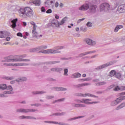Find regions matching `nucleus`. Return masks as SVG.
Returning a JSON list of instances; mask_svg holds the SVG:
<instances>
[{"label": "nucleus", "mask_w": 125, "mask_h": 125, "mask_svg": "<svg viewBox=\"0 0 125 125\" xmlns=\"http://www.w3.org/2000/svg\"><path fill=\"white\" fill-rule=\"evenodd\" d=\"M123 26V25H117L115 28L114 29V32L117 33L120 30V29H122Z\"/></svg>", "instance_id": "obj_29"}, {"label": "nucleus", "mask_w": 125, "mask_h": 125, "mask_svg": "<svg viewBox=\"0 0 125 125\" xmlns=\"http://www.w3.org/2000/svg\"><path fill=\"white\" fill-rule=\"evenodd\" d=\"M54 98V96H49L47 95L46 96V99L49 100V99H52Z\"/></svg>", "instance_id": "obj_43"}, {"label": "nucleus", "mask_w": 125, "mask_h": 125, "mask_svg": "<svg viewBox=\"0 0 125 125\" xmlns=\"http://www.w3.org/2000/svg\"><path fill=\"white\" fill-rule=\"evenodd\" d=\"M115 77L117 79H121L122 78V73L119 71H116L115 75Z\"/></svg>", "instance_id": "obj_26"}, {"label": "nucleus", "mask_w": 125, "mask_h": 125, "mask_svg": "<svg viewBox=\"0 0 125 125\" xmlns=\"http://www.w3.org/2000/svg\"><path fill=\"white\" fill-rule=\"evenodd\" d=\"M85 20V18H83V19H79L77 21V24H79V23H81V22H82V21H83V20Z\"/></svg>", "instance_id": "obj_50"}, {"label": "nucleus", "mask_w": 125, "mask_h": 125, "mask_svg": "<svg viewBox=\"0 0 125 125\" xmlns=\"http://www.w3.org/2000/svg\"><path fill=\"white\" fill-rule=\"evenodd\" d=\"M33 95H36L37 94H43V93H46V92L44 91H33L32 92Z\"/></svg>", "instance_id": "obj_20"}, {"label": "nucleus", "mask_w": 125, "mask_h": 125, "mask_svg": "<svg viewBox=\"0 0 125 125\" xmlns=\"http://www.w3.org/2000/svg\"><path fill=\"white\" fill-rule=\"evenodd\" d=\"M115 101H116L117 104H119V103H121V102H122V98L119 97V98H118Z\"/></svg>", "instance_id": "obj_37"}, {"label": "nucleus", "mask_w": 125, "mask_h": 125, "mask_svg": "<svg viewBox=\"0 0 125 125\" xmlns=\"http://www.w3.org/2000/svg\"><path fill=\"white\" fill-rule=\"evenodd\" d=\"M36 48H33V49H30V52H36Z\"/></svg>", "instance_id": "obj_60"}, {"label": "nucleus", "mask_w": 125, "mask_h": 125, "mask_svg": "<svg viewBox=\"0 0 125 125\" xmlns=\"http://www.w3.org/2000/svg\"><path fill=\"white\" fill-rule=\"evenodd\" d=\"M84 96H90V97H95L96 98H98V96H96L94 95H92V94H89V93H85V94H84Z\"/></svg>", "instance_id": "obj_30"}, {"label": "nucleus", "mask_w": 125, "mask_h": 125, "mask_svg": "<svg viewBox=\"0 0 125 125\" xmlns=\"http://www.w3.org/2000/svg\"><path fill=\"white\" fill-rule=\"evenodd\" d=\"M59 49H63V46H59L55 48V50L53 49H47L42 51H40L39 53H44V54H55V53H61V51H58Z\"/></svg>", "instance_id": "obj_2"}, {"label": "nucleus", "mask_w": 125, "mask_h": 125, "mask_svg": "<svg viewBox=\"0 0 125 125\" xmlns=\"http://www.w3.org/2000/svg\"><path fill=\"white\" fill-rule=\"evenodd\" d=\"M38 109L20 108L17 110V113H28V112H36Z\"/></svg>", "instance_id": "obj_5"}, {"label": "nucleus", "mask_w": 125, "mask_h": 125, "mask_svg": "<svg viewBox=\"0 0 125 125\" xmlns=\"http://www.w3.org/2000/svg\"><path fill=\"white\" fill-rule=\"evenodd\" d=\"M31 106H36V107H39L40 106H42V104H31Z\"/></svg>", "instance_id": "obj_44"}, {"label": "nucleus", "mask_w": 125, "mask_h": 125, "mask_svg": "<svg viewBox=\"0 0 125 125\" xmlns=\"http://www.w3.org/2000/svg\"><path fill=\"white\" fill-rule=\"evenodd\" d=\"M62 70H63V69L60 67H55L51 69V71H52V72H61Z\"/></svg>", "instance_id": "obj_21"}, {"label": "nucleus", "mask_w": 125, "mask_h": 125, "mask_svg": "<svg viewBox=\"0 0 125 125\" xmlns=\"http://www.w3.org/2000/svg\"><path fill=\"white\" fill-rule=\"evenodd\" d=\"M17 21H18V19H14L11 21L12 25L10 26L11 28H13V29H14L15 28H16V23H17Z\"/></svg>", "instance_id": "obj_16"}, {"label": "nucleus", "mask_w": 125, "mask_h": 125, "mask_svg": "<svg viewBox=\"0 0 125 125\" xmlns=\"http://www.w3.org/2000/svg\"><path fill=\"white\" fill-rule=\"evenodd\" d=\"M111 105L112 106H116V105H118V103H117V101L116 100L113 101L111 102Z\"/></svg>", "instance_id": "obj_40"}, {"label": "nucleus", "mask_w": 125, "mask_h": 125, "mask_svg": "<svg viewBox=\"0 0 125 125\" xmlns=\"http://www.w3.org/2000/svg\"><path fill=\"white\" fill-rule=\"evenodd\" d=\"M53 124H56V125H69L68 124H65V123H63L62 122H60L59 123H58V122H53Z\"/></svg>", "instance_id": "obj_35"}, {"label": "nucleus", "mask_w": 125, "mask_h": 125, "mask_svg": "<svg viewBox=\"0 0 125 125\" xmlns=\"http://www.w3.org/2000/svg\"><path fill=\"white\" fill-rule=\"evenodd\" d=\"M86 26H87V27L91 28V27H92V23L90 21H88L86 23Z\"/></svg>", "instance_id": "obj_42"}, {"label": "nucleus", "mask_w": 125, "mask_h": 125, "mask_svg": "<svg viewBox=\"0 0 125 125\" xmlns=\"http://www.w3.org/2000/svg\"><path fill=\"white\" fill-rule=\"evenodd\" d=\"M65 100V98L60 99L58 100V102H62Z\"/></svg>", "instance_id": "obj_57"}, {"label": "nucleus", "mask_w": 125, "mask_h": 125, "mask_svg": "<svg viewBox=\"0 0 125 125\" xmlns=\"http://www.w3.org/2000/svg\"><path fill=\"white\" fill-rule=\"evenodd\" d=\"M3 79L4 80H7V81H12V80H14L15 78L14 76H12V77H3Z\"/></svg>", "instance_id": "obj_28"}, {"label": "nucleus", "mask_w": 125, "mask_h": 125, "mask_svg": "<svg viewBox=\"0 0 125 125\" xmlns=\"http://www.w3.org/2000/svg\"><path fill=\"white\" fill-rule=\"evenodd\" d=\"M100 8L102 11H108V10H110V4L107 3H103L100 5Z\"/></svg>", "instance_id": "obj_6"}, {"label": "nucleus", "mask_w": 125, "mask_h": 125, "mask_svg": "<svg viewBox=\"0 0 125 125\" xmlns=\"http://www.w3.org/2000/svg\"><path fill=\"white\" fill-rule=\"evenodd\" d=\"M95 51H91L89 52H86L85 53H83L81 54H80L79 56H76V57H69L67 58V59L70 60L71 59V60H75L76 58H79V57H83V56H85V55H87V54H90L91 53H95Z\"/></svg>", "instance_id": "obj_4"}, {"label": "nucleus", "mask_w": 125, "mask_h": 125, "mask_svg": "<svg viewBox=\"0 0 125 125\" xmlns=\"http://www.w3.org/2000/svg\"><path fill=\"white\" fill-rule=\"evenodd\" d=\"M3 32V36H5V38L6 37V36H8L9 34L7 31H2Z\"/></svg>", "instance_id": "obj_46"}, {"label": "nucleus", "mask_w": 125, "mask_h": 125, "mask_svg": "<svg viewBox=\"0 0 125 125\" xmlns=\"http://www.w3.org/2000/svg\"><path fill=\"white\" fill-rule=\"evenodd\" d=\"M57 63H60V61H50V62H46L42 64H45L46 65H52V64H56Z\"/></svg>", "instance_id": "obj_19"}, {"label": "nucleus", "mask_w": 125, "mask_h": 125, "mask_svg": "<svg viewBox=\"0 0 125 125\" xmlns=\"http://www.w3.org/2000/svg\"><path fill=\"white\" fill-rule=\"evenodd\" d=\"M75 101L77 102V103H82V101L80 100H75Z\"/></svg>", "instance_id": "obj_64"}, {"label": "nucleus", "mask_w": 125, "mask_h": 125, "mask_svg": "<svg viewBox=\"0 0 125 125\" xmlns=\"http://www.w3.org/2000/svg\"><path fill=\"white\" fill-rule=\"evenodd\" d=\"M54 89L57 91H65L67 90V88L62 87H55Z\"/></svg>", "instance_id": "obj_18"}, {"label": "nucleus", "mask_w": 125, "mask_h": 125, "mask_svg": "<svg viewBox=\"0 0 125 125\" xmlns=\"http://www.w3.org/2000/svg\"><path fill=\"white\" fill-rule=\"evenodd\" d=\"M117 11L119 13H124L125 12V4L120 5L118 6Z\"/></svg>", "instance_id": "obj_12"}, {"label": "nucleus", "mask_w": 125, "mask_h": 125, "mask_svg": "<svg viewBox=\"0 0 125 125\" xmlns=\"http://www.w3.org/2000/svg\"><path fill=\"white\" fill-rule=\"evenodd\" d=\"M64 76H65L66 77L68 76V69L65 68L64 69Z\"/></svg>", "instance_id": "obj_39"}, {"label": "nucleus", "mask_w": 125, "mask_h": 125, "mask_svg": "<svg viewBox=\"0 0 125 125\" xmlns=\"http://www.w3.org/2000/svg\"><path fill=\"white\" fill-rule=\"evenodd\" d=\"M87 85H90V83H84L82 84H79L76 85H74L75 87H76L77 88H79L80 87H82L83 86H86Z\"/></svg>", "instance_id": "obj_17"}, {"label": "nucleus", "mask_w": 125, "mask_h": 125, "mask_svg": "<svg viewBox=\"0 0 125 125\" xmlns=\"http://www.w3.org/2000/svg\"><path fill=\"white\" fill-rule=\"evenodd\" d=\"M3 93L4 94H13L14 92L12 91H5Z\"/></svg>", "instance_id": "obj_33"}, {"label": "nucleus", "mask_w": 125, "mask_h": 125, "mask_svg": "<svg viewBox=\"0 0 125 125\" xmlns=\"http://www.w3.org/2000/svg\"><path fill=\"white\" fill-rule=\"evenodd\" d=\"M72 105H73V106H74H74L76 107V108H80V104H72Z\"/></svg>", "instance_id": "obj_53"}, {"label": "nucleus", "mask_w": 125, "mask_h": 125, "mask_svg": "<svg viewBox=\"0 0 125 125\" xmlns=\"http://www.w3.org/2000/svg\"><path fill=\"white\" fill-rule=\"evenodd\" d=\"M116 72L117 71H116L115 70H111L110 72L109 76H110V77H113V76H114V77H115V75L116 74Z\"/></svg>", "instance_id": "obj_32"}, {"label": "nucleus", "mask_w": 125, "mask_h": 125, "mask_svg": "<svg viewBox=\"0 0 125 125\" xmlns=\"http://www.w3.org/2000/svg\"><path fill=\"white\" fill-rule=\"evenodd\" d=\"M106 83H106V82H98V83H95L96 85H97V86H100L101 85H104L105 84H106Z\"/></svg>", "instance_id": "obj_27"}, {"label": "nucleus", "mask_w": 125, "mask_h": 125, "mask_svg": "<svg viewBox=\"0 0 125 125\" xmlns=\"http://www.w3.org/2000/svg\"><path fill=\"white\" fill-rule=\"evenodd\" d=\"M41 50H44V49H46L47 48V46L46 45H41L40 46Z\"/></svg>", "instance_id": "obj_38"}, {"label": "nucleus", "mask_w": 125, "mask_h": 125, "mask_svg": "<svg viewBox=\"0 0 125 125\" xmlns=\"http://www.w3.org/2000/svg\"><path fill=\"white\" fill-rule=\"evenodd\" d=\"M17 57L16 56H9L8 57H5V60L2 61V62H15V58Z\"/></svg>", "instance_id": "obj_9"}, {"label": "nucleus", "mask_w": 125, "mask_h": 125, "mask_svg": "<svg viewBox=\"0 0 125 125\" xmlns=\"http://www.w3.org/2000/svg\"><path fill=\"white\" fill-rule=\"evenodd\" d=\"M3 65H4V66H12V63H3Z\"/></svg>", "instance_id": "obj_54"}, {"label": "nucleus", "mask_w": 125, "mask_h": 125, "mask_svg": "<svg viewBox=\"0 0 125 125\" xmlns=\"http://www.w3.org/2000/svg\"><path fill=\"white\" fill-rule=\"evenodd\" d=\"M48 81H50V82H56V79H53V78H48Z\"/></svg>", "instance_id": "obj_55"}, {"label": "nucleus", "mask_w": 125, "mask_h": 125, "mask_svg": "<svg viewBox=\"0 0 125 125\" xmlns=\"http://www.w3.org/2000/svg\"><path fill=\"white\" fill-rule=\"evenodd\" d=\"M0 89H2V90H4V89H6V84H0Z\"/></svg>", "instance_id": "obj_31"}, {"label": "nucleus", "mask_w": 125, "mask_h": 125, "mask_svg": "<svg viewBox=\"0 0 125 125\" xmlns=\"http://www.w3.org/2000/svg\"><path fill=\"white\" fill-rule=\"evenodd\" d=\"M18 12L20 16L26 15L27 17H32V16L34 15V12H33V10L28 7L24 8H20L18 10Z\"/></svg>", "instance_id": "obj_1"}, {"label": "nucleus", "mask_w": 125, "mask_h": 125, "mask_svg": "<svg viewBox=\"0 0 125 125\" xmlns=\"http://www.w3.org/2000/svg\"><path fill=\"white\" fill-rule=\"evenodd\" d=\"M83 116H79V117H74L71 119H69L68 120V121H73V120H77V119H81V118H83Z\"/></svg>", "instance_id": "obj_34"}, {"label": "nucleus", "mask_w": 125, "mask_h": 125, "mask_svg": "<svg viewBox=\"0 0 125 125\" xmlns=\"http://www.w3.org/2000/svg\"><path fill=\"white\" fill-rule=\"evenodd\" d=\"M96 8H97V6L90 3L89 11L90 12V13H95V12H96Z\"/></svg>", "instance_id": "obj_11"}, {"label": "nucleus", "mask_w": 125, "mask_h": 125, "mask_svg": "<svg viewBox=\"0 0 125 125\" xmlns=\"http://www.w3.org/2000/svg\"><path fill=\"white\" fill-rule=\"evenodd\" d=\"M41 11L42 12H45V8H44V7H42L41 8Z\"/></svg>", "instance_id": "obj_59"}, {"label": "nucleus", "mask_w": 125, "mask_h": 125, "mask_svg": "<svg viewBox=\"0 0 125 125\" xmlns=\"http://www.w3.org/2000/svg\"><path fill=\"white\" fill-rule=\"evenodd\" d=\"M23 62V59H18L16 58L15 60V62Z\"/></svg>", "instance_id": "obj_36"}, {"label": "nucleus", "mask_w": 125, "mask_h": 125, "mask_svg": "<svg viewBox=\"0 0 125 125\" xmlns=\"http://www.w3.org/2000/svg\"><path fill=\"white\" fill-rule=\"evenodd\" d=\"M17 35L18 36V37H21V38H22V37H23V35L22 34V33L19 32L17 34Z\"/></svg>", "instance_id": "obj_56"}, {"label": "nucleus", "mask_w": 125, "mask_h": 125, "mask_svg": "<svg viewBox=\"0 0 125 125\" xmlns=\"http://www.w3.org/2000/svg\"><path fill=\"white\" fill-rule=\"evenodd\" d=\"M35 50H36V51H39L40 50H41L40 49V47L39 46L38 47L35 48Z\"/></svg>", "instance_id": "obj_62"}, {"label": "nucleus", "mask_w": 125, "mask_h": 125, "mask_svg": "<svg viewBox=\"0 0 125 125\" xmlns=\"http://www.w3.org/2000/svg\"><path fill=\"white\" fill-rule=\"evenodd\" d=\"M67 19H68V17H67L63 18L61 22H59L57 20L53 19L51 22L49 23V25L50 24L52 27H59V26L63 25L65 23V21H67Z\"/></svg>", "instance_id": "obj_3"}, {"label": "nucleus", "mask_w": 125, "mask_h": 125, "mask_svg": "<svg viewBox=\"0 0 125 125\" xmlns=\"http://www.w3.org/2000/svg\"><path fill=\"white\" fill-rule=\"evenodd\" d=\"M114 63H116L115 62H107L106 63L104 64L101 66H98L96 68V70H102V69H104V68H106L108 66H111V65H113Z\"/></svg>", "instance_id": "obj_7"}, {"label": "nucleus", "mask_w": 125, "mask_h": 125, "mask_svg": "<svg viewBox=\"0 0 125 125\" xmlns=\"http://www.w3.org/2000/svg\"><path fill=\"white\" fill-rule=\"evenodd\" d=\"M84 42L87 44H88V45H95L96 44V42L89 38L85 39Z\"/></svg>", "instance_id": "obj_10"}, {"label": "nucleus", "mask_w": 125, "mask_h": 125, "mask_svg": "<svg viewBox=\"0 0 125 125\" xmlns=\"http://www.w3.org/2000/svg\"><path fill=\"white\" fill-rule=\"evenodd\" d=\"M29 63H21V66H28Z\"/></svg>", "instance_id": "obj_63"}, {"label": "nucleus", "mask_w": 125, "mask_h": 125, "mask_svg": "<svg viewBox=\"0 0 125 125\" xmlns=\"http://www.w3.org/2000/svg\"><path fill=\"white\" fill-rule=\"evenodd\" d=\"M90 4V3L83 4L81 7H79V10L85 11V10H87V9H89Z\"/></svg>", "instance_id": "obj_13"}, {"label": "nucleus", "mask_w": 125, "mask_h": 125, "mask_svg": "<svg viewBox=\"0 0 125 125\" xmlns=\"http://www.w3.org/2000/svg\"><path fill=\"white\" fill-rule=\"evenodd\" d=\"M26 81H27L26 77H21L16 80V81L18 83H20V82H26Z\"/></svg>", "instance_id": "obj_24"}, {"label": "nucleus", "mask_w": 125, "mask_h": 125, "mask_svg": "<svg viewBox=\"0 0 125 125\" xmlns=\"http://www.w3.org/2000/svg\"><path fill=\"white\" fill-rule=\"evenodd\" d=\"M30 3H33V4H35V5H41V1L39 0H35L34 1H30Z\"/></svg>", "instance_id": "obj_23"}, {"label": "nucleus", "mask_w": 125, "mask_h": 125, "mask_svg": "<svg viewBox=\"0 0 125 125\" xmlns=\"http://www.w3.org/2000/svg\"><path fill=\"white\" fill-rule=\"evenodd\" d=\"M17 57V58H24L25 57H26V56H27L26 55H17L16 56Z\"/></svg>", "instance_id": "obj_41"}, {"label": "nucleus", "mask_w": 125, "mask_h": 125, "mask_svg": "<svg viewBox=\"0 0 125 125\" xmlns=\"http://www.w3.org/2000/svg\"><path fill=\"white\" fill-rule=\"evenodd\" d=\"M88 99H83L82 100V103H84V104H96L97 103H98L97 102H88Z\"/></svg>", "instance_id": "obj_14"}, {"label": "nucleus", "mask_w": 125, "mask_h": 125, "mask_svg": "<svg viewBox=\"0 0 125 125\" xmlns=\"http://www.w3.org/2000/svg\"><path fill=\"white\" fill-rule=\"evenodd\" d=\"M30 24L33 25V30H32V34H33V37L35 38H38L39 36H38V33L36 32V30L37 29V24L34 21H31Z\"/></svg>", "instance_id": "obj_8"}, {"label": "nucleus", "mask_w": 125, "mask_h": 125, "mask_svg": "<svg viewBox=\"0 0 125 125\" xmlns=\"http://www.w3.org/2000/svg\"><path fill=\"white\" fill-rule=\"evenodd\" d=\"M51 116H60V112L53 113L52 115H50V117H51Z\"/></svg>", "instance_id": "obj_49"}, {"label": "nucleus", "mask_w": 125, "mask_h": 125, "mask_svg": "<svg viewBox=\"0 0 125 125\" xmlns=\"http://www.w3.org/2000/svg\"><path fill=\"white\" fill-rule=\"evenodd\" d=\"M76 96H83V97H84V94L82 93H77L76 94Z\"/></svg>", "instance_id": "obj_52"}, {"label": "nucleus", "mask_w": 125, "mask_h": 125, "mask_svg": "<svg viewBox=\"0 0 125 125\" xmlns=\"http://www.w3.org/2000/svg\"><path fill=\"white\" fill-rule=\"evenodd\" d=\"M6 88L8 90H9L10 91H12V90H13V88H12V87L11 86H7Z\"/></svg>", "instance_id": "obj_45"}, {"label": "nucleus", "mask_w": 125, "mask_h": 125, "mask_svg": "<svg viewBox=\"0 0 125 125\" xmlns=\"http://www.w3.org/2000/svg\"><path fill=\"white\" fill-rule=\"evenodd\" d=\"M80 31H83V32H86V28H83V27H81L80 28Z\"/></svg>", "instance_id": "obj_51"}, {"label": "nucleus", "mask_w": 125, "mask_h": 125, "mask_svg": "<svg viewBox=\"0 0 125 125\" xmlns=\"http://www.w3.org/2000/svg\"><path fill=\"white\" fill-rule=\"evenodd\" d=\"M0 38H5V36L3 35V31L0 32Z\"/></svg>", "instance_id": "obj_48"}, {"label": "nucleus", "mask_w": 125, "mask_h": 125, "mask_svg": "<svg viewBox=\"0 0 125 125\" xmlns=\"http://www.w3.org/2000/svg\"><path fill=\"white\" fill-rule=\"evenodd\" d=\"M124 107H125V102L118 105L116 107V110H120V109H122Z\"/></svg>", "instance_id": "obj_25"}, {"label": "nucleus", "mask_w": 125, "mask_h": 125, "mask_svg": "<svg viewBox=\"0 0 125 125\" xmlns=\"http://www.w3.org/2000/svg\"><path fill=\"white\" fill-rule=\"evenodd\" d=\"M86 106L85 105V104H80V108L84 107H86Z\"/></svg>", "instance_id": "obj_61"}, {"label": "nucleus", "mask_w": 125, "mask_h": 125, "mask_svg": "<svg viewBox=\"0 0 125 125\" xmlns=\"http://www.w3.org/2000/svg\"><path fill=\"white\" fill-rule=\"evenodd\" d=\"M82 74L79 72L75 73L72 75V78L74 79H77V78H81Z\"/></svg>", "instance_id": "obj_22"}, {"label": "nucleus", "mask_w": 125, "mask_h": 125, "mask_svg": "<svg viewBox=\"0 0 125 125\" xmlns=\"http://www.w3.org/2000/svg\"><path fill=\"white\" fill-rule=\"evenodd\" d=\"M20 120H23V119H27L30 120H36V118L32 116H25L24 115L19 117Z\"/></svg>", "instance_id": "obj_15"}, {"label": "nucleus", "mask_w": 125, "mask_h": 125, "mask_svg": "<svg viewBox=\"0 0 125 125\" xmlns=\"http://www.w3.org/2000/svg\"><path fill=\"white\" fill-rule=\"evenodd\" d=\"M52 12V10H51V9H48V10L46 11V13H48V14L51 13Z\"/></svg>", "instance_id": "obj_58"}, {"label": "nucleus", "mask_w": 125, "mask_h": 125, "mask_svg": "<svg viewBox=\"0 0 125 125\" xmlns=\"http://www.w3.org/2000/svg\"><path fill=\"white\" fill-rule=\"evenodd\" d=\"M121 90V88H120L119 86H116L115 88L113 89V90H114V91H118V90Z\"/></svg>", "instance_id": "obj_47"}]
</instances>
